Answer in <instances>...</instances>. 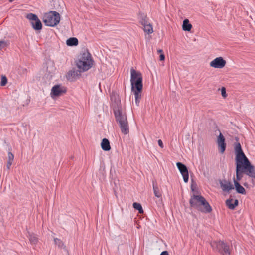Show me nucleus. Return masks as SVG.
<instances>
[{
	"label": "nucleus",
	"mask_w": 255,
	"mask_h": 255,
	"mask_svg": "<svg viewBox=\"0 0 255 255\" xmlns=\"http://www.w3.org/2000/svg\"><path fill=\"white\" fill-rule=\"evenodd\" d=\"M234 149L236 165L235 181H238L239 182L242 178L243 173L250 177L255 178V168L245 155L239 142L235 143Z\"/></svg>",
	"instance_id": "obj_1"
},
{
	"label": "nucleus",
	"mask_w": 255,
	"mask_h": 255,
	"mask_svg": "<svg viewBox=\"0 0 255 255\" xmlns=\"http://www.w3.org/2000/svg\"><path fill=\"white\" fill-rule=\"evenodd\" d=\"M130 74L131 91L135 97V104L138 106L141 98L143 88L142 76L140 72L135 70L133 68L130 69Z\"/></svg>",
	"instance_id": "obj_2"
},
{
	"label": "nucleus",
	"mask_w": 255,
	"mask_h": 255,
	"mask_svg": "<svg viewBox=\"0 0 255 255\" xmlns=\"http://www.w3.org/2000/svg\"><path fill=\"white\" fill-rule=\"evenodd\" d=\"M116 122L119 124L121 132L124 134L129 133V127L127 115L121 106H117L113 109Z\"/></svg>",
	"instance_id": "obj_3"
},
{
	"label": "nucleus",
	"mask_w": 255,
	"mask_h": 255,
	"mask_svg": "<svg viewBox=\"0 0 255 255\" xmlns=\"http://www.w3.org/2000/svg\"><path fill=\"white\" fill-rule=\"evenodd\" d=\"M93 62L91 55L86 51L80 54L76 62V66L80 71H86L92 67Z\"/></svg>",
	"instance_id": "obj_4"
},
{
	"label": "nucleus",
	"mask_w": 255,
	"mask_h": 255,
	"mask_svg": "<svg viewBox=\"0 0 255 255\" xmlns=\"http://www.w3.org/2000/svg\"><path fill=\"white\" fill-rule=\"evenodd\" d=\"M60 16L56 11H50L44 15L43 22L46 26L54 27L60 22Z\"/></svg>",
	"instance_id": "obj_5"
},
{
	"label": "nucleus",
	"mask_w": 255,
	"mask_h": 255,
	"mask_svg": "<svg viewBox=\"0 0 255 255\" xmlns=\"http://www.w3.org/2000/svg\"><path fill=\"white\" fill-rule=\"evenodd\" d=\"M211 246L222 255H230L229 246L222 241H214L211 243Z\"/></svg>",
	"instance_id": "obj_6"
},
{
	"label": "nucleus",
	"mask_w": 255,
	"mask_h": 255,
	"mask_svg": "<svg viewBox=\"0 0 255 255\" xmlns=\"http://www.w3.org/2000/svg\"><path fill=\"white\" fill-rule=\"evenodd\" d=\"M66 92V89L65 87L60 85H54L51 89L50 95L52 98L60 96Z\"/></svg>",
	"instance_id": "obj_7"
},
{
	"label": "nucleus",
	"mask_w": 255,
	"mask_h": 255,
	"mask_svg": "<svg viewBox=\"0 0 255 255\" xmlns=\"http://www.w3.org/2000/svg\"><path fill=\"white\" fill-rule=\"evenodd\" d=\"M226 64V61L222 57L215 58L209 64L210 67L217 69H222Z\"/></svg>",
	"instance_id": "obj_8"
},
{
	"label": "nucleus",
	"mask_w": 255,
	"mask_h": 255,
	"mask_svg": "<svg viewBox=\"0 0 255 255\" xmlns=\"http://www.w3.org/2000/svg\"><path fill=\"white\" fill-rule=\"evenodd\" d=\"M176 166L182 175L184 181L187 183L189 179V173L187 167L181 162H177Z\"/></svg>",
	"instance_id": "obj_9"
},
{
	"label": "nucleus",
	"mask_w": 255,
	"mask_h": 255,
	"mask_svg": "<svg viewBox=\"0 0 255 255\" xmlns=\"http://www.w3.org/2000/svg\"><path fill=\"white\" fill-rule=\"evenodd\" d=\"M217 143L219 152L222 154L224 153L226 150V144L225 137L220 131L219 136L217 137Z\"/></svg>",
	"instance_id": "obj_10"
},
{
	"label": "nucleus",
	"mask_w": 255,
	"mask_h": 255,
	"mask_svg": "<svg viewBox=\"0 0 255 255\" xmlns=\"http://www.w3.org/2000/svg\"><path fill=\"white\" fill-rule=\"evenodd\" d=\"M201 198L204 197L200 195H193L191 197L189 202L191 206L199 210L201 206Z\"/></svg>",
	"instance_id": "obj_11"
},
{
	"label": "nucleus",
	"mask_w": 255,
	"mask_h": 255,
	"mask_svg": "<svg viewBox=\"0 0 255 255\" xmlns=\"http://www.w3.org/2000/svg\"><path fill=\"white\" fill-rule=\"evenodd\" d=\"M201 200L200 201L201 202V206L199 211L205 213H210L212 210L211 206L209 205L204 197L201 198Z\"/></svg>",
	"instance_id": "obj_12"
},
{
	"label": "nucleus",
	"mask_w": 255,
	"mask_h": 255,
	"mask_svg": "<svg viewBox=\"0 0 255 255\" xmlns=\"http://www.w3.org/2000/svg\"><path fill=\"white\" fill-rule=\"evenodd\" d=\"M220 185L223 191L229 192L231 189H234L233 186L231 182L225 180L220 181Z\"/></svg>",
	"instance_id": "obj_13"
},
{
	"label": "nucleus",
	"mask_w": 255,
	"mask_h": 255,
	"mask_svg": "<svg viewBox=\"0 0 255 255\" xmlns=\"http://www.w3.org/2000/svg\"><path fill=\"white\" fill-rule=\"evenodd\" d=\"M226 205L228 207V208L230 209L233 210L238 204V200L231 199H228L226 202Z\"/></svg>",
	"instance_id": "obj_14"
},
{
	"label": "nucleus",
	"mask_w": 255,
	"mask_h": 255,
	"mask_svg": "<svg viewBox=\"0 0 255 255\" xmlns=\"http://www.w3.org/2000/svg\"><path fill=\"white\" fill-rule=\"evenodd\" d=\"M234 183L237 192L242 194H246L245 188L240 184L238 181H235V179H234Z\"/></svg>",
	"instance_id": "obj_15"
},
{
	"label": "nucleus",
	"mask_w": 255,
	"mask_h": 255,
	"mask_svg": "<svg viewBox=\"0 0 255 255\" xmlns=\"http://www.w3.org/2000/svg\"><path fill=\"white\" fill-rule=\"evenodd\" d=\"M102 149L104 151H109L111 149L109 141L107 138H104L101 144Z\"/></svg>",
	"instance_id": "obj_16"
},
{
	"label": "nucleus",
	"mask_w": 255,
	"mask_h": 255,
	"mask_svg": "<svg viewBox=\"0 0 255 255\" xmlns=\"http://www.w3.org/2000/svg\"><path fill=\"white\" fill-rule=\"evenodd\" d=\"M153 189L154 195L157 198H160L162 196L161 192L158 188L157 184L155 182H153Z\"/></svg>",
	"instance_id": "obj_17"
},
{
	"label": "nucleus",
	"mask_w": 255,
	"mask_h": 255,
	"mask_svg": "<svg viewBox=\"0 0 255 255\" xmlns=\"http://www.w3.org/2000/svg\"><path fill=\"white\" fill-rule=\"evenodd\" d=\"M54 242L56 245L58 246V247L61 249H64L65 250H66V247L64 245V243L60 239L57 238H54Z\"/></svg>",
	"instance_id": "obj_18"
},
{
	"label": "nucleus",
	"mask_w": 255,
	"mask_h": 255,
	"mask_svg": "<svg viewBox=\"0 0 255 255\" xmlns=\"http://www.w3.org/2000/svg\"><path fill=\"white\" fill-rule=\"evenodd\" d=\"M192 28V25L189 23L188 19L184 20L182 25V29L184 31H189Z\"/></svg>",
	"instance_id": "obj_19"
},
{
	"label": "nucleus",
	"mask_w": 255,
	"mask_h": 255,
	"mask_svg": "<svg viewBox=\"0 0 255 255\" xmlns=\"http://www.w3.org/2000/svg\"><path fill=\"white\" fill-rule=\"evenodd\" d=\"M66 44L70 46H76L78 44V40L75 37L70 38L67 40Z\"/></svg>",
	"instance_id": "obj_20"
},
{
	"label": "nucleus",
	"mask_w": 255,
	"mask_h": 255,
	"mask_svg": "<svg viewBox=\"0 0 255 255\" xmlns=\"http://www.w3.org/2000/svg\"><path fill=\"white\" fill-rule=\"evenodd\" d=\"M31 23L32 26V27L35 30H39L42 29V25L40 20L39 19H38V20H35V22H31Z\"/></svg>",
	"instance_id": "obj_21"
},
{
	"label": "nucleus",
	"mask_w": 255,
	"mask_h": 255,
	"mask_svg": "<svg viewBox=\"0 0 255 255\" xmlns=\"http://www.w3.org/2000/svg\"><path fill=\"white\" fill-rule=\"evenodd\" d=\"M28 238L31 244H32L36 245L38 241V238L36 237L35 235L33 234L29 233Z\"/></svg>",
	"instance_id": "obj_22"
},
{
	"label": "nucleus",
	"mask_w": 255,
	"mask_h": 255,
	"mask_svg": "<svg viewBox=\"0 0 255 255\" xmlns=\"http://www.w3.org/2000/svg\"><path fill=\"white\" fill-rule=\"evenodd\" d=\"M143 29L144 31L148 34H151L153 32L152 25L150 23L144 26Z\"/></svg>",
	"instance_id": "obj_23"
},
{
	"label": "nucleus",
	"mask_w": 255,
	"mask_h": 255,
	"mask_svg": "<svg viewBox=\"0 0 255 255\" xmlns=\"http://www.w3.org/2000/svg\"><path fill=\"white\" fill-rule=\"evenodd\" d=\"M133 207L135 209L138 210L139 213H143V210L140 203L134 202L133 204Z\"/></svg>",
	"instance_id": "obj_24"
},
{
	"label": "nucleus",
	"mask_w": 255,
	"mask_h": 255,
	"mask_svg": "<svg viewBox=\"0 0 255 255\" xmlns=\"http://www.w3.org/2000/svg\"><path fill=\"white\" fill-rule=\"evenodd\" d=\"M26 18L31 21H35L36 20H38V18L37 16L33 13H29L27 15Z\"/></svg>",
	"instance_id": "obj_25"
},
{
	"label": "nucleus",
	"mask_w": 255,
	"mask_h": 255,
	"mask_svg": "<svg viewBox=\"0 0 255 255\" xmlns=\"http://www.w3.org/2000/svg\"><path fill=\"white\" fill-rule=\"evenodd\" d=\"M140 23L143 26V27L150 23L148 22V19L146 16L143 17L140 20Z\"/></svg>",
	"instance_id": "obj_26"
},
{
	"label": "nucleus",
	"mask_w": 255,
	"mask_h": 255,
	"mask_svg": "<svg viewBox=\"0 0 255 255\" xmlns=\"http://www.w3.org/2000/svg\"><path fill=\"white\" fill-rule=\"evenodd\" d=\"M7 82V79L5 76L2 75L1 78L0 85L2 86H5Z\"/></svg>",
	"instance_id": "obj_27"
},
{
	"label": "nucleus",
	"mask_w": 255,
	"mask_h": 255,
	"mask_svg": "<svg viewBox=\"0 0 255 255\" xmlns=\"http://www.w3.org/2000/svg\"><path fill=\"white\" fill-rule=\"evenodd\" d=\"M6 46V43L5 41H0V50L4 48Z\"/></svg>",
	"instance_id": "obj_28"
},
{
	"label": "nucleus",
	"mask_w": 255,
	"mask_h": 255,
	"mask_svg": "<svg viewBox=\"0 0 255 255\" xmlns=\"http://www.w3.org/2000/svg\"><path fill=\"white\" fill-rule=\"evenodd\" d=\"M221 95L224 98H226L227 97V94L226 91V89L225 87H223L221 88Z\"/></svg>",
	"instance_id": "obj_29"
},
{
	"label": "nucleus",
	"mask_w": 255,
	"mask_h": 255,
	"mask_svg": "<svg viewBox=\"0 0 255 255\" xmlns=\"http://www.w3.org/2000/svg\"><path fill=\"white\" fill-rule=\"evenodd\" d=\"M74 73V71H69L66 76L67 79L70 80Z\"/></svg>",
	"instance_id": "obj_30"
},
{
	"label": "nucleus",
	"mask_w": 255,
	"mask_h": 255,
	"mask_svg": "<svg viewBox=\"0 0 255 255\" xmlns=\"http://www.w3.org/2000/svg\"><path fill=\"white\" fill-rule=\"evenodd\" d=\"M8 161H13L14 159V155L11 152H8Z\"/></svg>",
	"instance_id": "obj_31"
},
{
	"label": "nucleus",
	"mask_w": 255,
	"mask_h": 255,
	"mask_svg": "<svg viewBox=\"0 0 255 255\" xmlns=\"http://www.w3.org/2000/svg\"><path fill=\"white\" fill-rule=\"evenodd\" d=\"M12 162L13 161H7V165H6V167H7V168L8 169H9L11 165H12Z\"/></svg>",
	"instance_id": "obj_32"
},
{
	"label": "nucleus",
	"mask_w": 255,
	"mask_h": 255,
	"mask_svg": "<svg viewBox=\"0 0 255 255\" xmlns=\"http://www.w3.org/2000/svg\"><path fill=\"white\" fill-rule=\"evenodd\" d=\"M158 144L161 148H163L164 147L163 143L161 139L158 140Z\"/></svg>",
	"instance_id": "obj_33"
},
{
	"label": "nucleus",
	"mask_w": 255,
	"mask_h": 255,
	"mask_svg": "<svg viewBox=\"0 0 255 255\" xmlns=\"http://www.w3.org/2000/svg\"><path fill=\"white\" fill-rule=\"evenodd\" d=\"M159 58H160V60L163 61L165 59V56L163 54H161L159 56Z\"/></svg>",
	"instance_id": "obj_34"
},
{
	"label": "nucleus",
	"mask_w": 255,
	"mask_h": 255,
	"mask_svg": "<svg viewBox=\"0 0 255 255\" xmlns=\"http://www.w3.org/2000/svg\"><path fill=\"white\" fill-rule=\"evenodd\" d=\"M160 255H169V253H168V251H163L162 252H161V253L160 254Z\"/></svg>",
	"instance_id": "obj_35"
},
{
	"label": "nucleus",
	"mask_w": 255,
	"mask_h": 255,
	"mask_svg": "<svg viewBox=\"0 0 255 255\" xmlns=\"http://www.w3.org/2000/svg\"><path fill=\"white\" fill-rule=\"evenodd\" d=\"M22 70L23 73H26L27 69L26 68H22Z\"/></svg>",
	"instance_id": "obj_36"
},
{
	"label": "nucleus",
	"mask_w": 255,
	"mask_h": 255,
	"mask_svg": "<svg viewBox=\"0 0 255 255\" xmlns=\"http://www.w3.org/2000/svg\"><path fill=\"white\" fill-rule=\"evenodd\" d=\"M158 53H162L163 52L162 50L159 49L157 50Z\"/></svg>",
	"instance_id": "obj_37"
},
{
	"label": "nucleus",
	"mask_w": 255,
	"mask_h": 255,
	"mask_svg": "<svg viewBox=\"0 0 255 255\" xmlns=\"http://www.w3.org/2000/svg\"><path fill=\"white\" fill-rule=\"evenodd\" d=\"M14 0H9L10 2H12Z\"/></svg>",
	"instance_id": "obj_38"
},
{
	"label": "nucleus",
	"mask_w": 255,
	"mask_h": 255,
	"mask_svg": "<svg viewBox=\"0 0 255 255\" xmlns=\"http://www.w3.org/2000/svg\"><path fill=\"white\" fill-rule=\"evenodd\" d=\"M236 140L237 141H238V138H236Z\"/></svg>",
	"instance_id": "obj_39"
}]
</instances>
